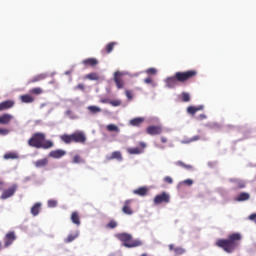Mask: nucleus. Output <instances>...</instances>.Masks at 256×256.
<instances>
[{"label": "nucleus", "instance_id": "1", "mask_svg": "<svg viewBox=\"0 0 256 256\" xmlns=\"http://www.w3.org/2000/svg\"><path fill=\"white\" fill-rule=\"evenodd\" d=\"M241 241H243V235L239 232H234L228 235L227 238L216 240L215 245L219 247V249H223L225 253H233L240 247Z\"/></svg>", "mask_w": 256, "mask_h": 256}, {"label": "nucleus", "instance_id": "2", "mask_svg": "<svg viewBox=\"0 0 256 256\" xmlns=\"http://www.w3.org/2000/svg\"><path fill=\"white\" fill-rule=\"evenodd\" d=\"M197 77V70H188L185 72H176L173 76L166 78L165 84L169 89H175L177 83H186Z\"/></svg>", "mask_w": 256, "mask_h": 256}, {"label": "nucleus", "instance_id": "3", "mask_svg": "<svg viewBox=\"0 0 256 256\" xmlns=\"http://www.w3.org/2000/svg\"><path fill=\"white\" fill-rule=\"evenodd\" d=\"M29 147H35V149H52L55 147V143L52 140H45V133L36 132L28 140Z\"/></svg>", "mask_w": 256, "mask_h": 256}, {"label": "nucleus", "instance_id": "4", "mask_svg": "<svg viewBox=\"0 0 256 256\" xmlns=\"http://www.w3.org/2000/svg\"><path fill=\"white\" fill-rule=\"evenodd\" d=\"M60 140L66 145H71V143H79L80 145H85L87 143V135L83 131H75L72 134H62L60 135Z\"/></svg>", "mask_w": 256, "mask_h": 256}, {"label": "nucleus", "instance_id": "5", "mask_svg": "<svg viewBox=\"0 0 256 256\" xmlns=\"http://www.w3.org/2000/svg\"><path fill=\"white\" fill-rule=\"evenodd\" d=\"M117 239L121 241L124 247L128 249H133L135 247H141L143 245V241L139 239H133V236L129 233H120L116 235Z\"/></svg>", "mask_w": 256, "mask_h": 256}, {"label": "nucleus", "instance_id": "6", "mask_svg": "<svg viewBox=\"0 0 256 256\" xmlns=\"http://www.w3.org/2000/svg\"><path fill=\"white\" fill-rule=\"evenodd\" d=\"M154 205H162V203H169L171 196L167 192H162L154 197Z\"/></svg>", "mask_w": 256, "mask_h": 256}, {"label": "nucleus", "instance_id": "7", "mask_svg": "<svg viewBox=\"0 0 256 256\" xmlns=\"http://www.w3.org/2000/svg\"><path fill=\"white\" fill-rule=\"evenodd\" d=\"M17 191V184H13L10 188L3 191L1 195V199H9V197H13Z\"/></svg>", "mask_w": 256, "mask_h": 256}, {"label": "nucleus", "instance_id": "8", "mask_svg": "<svg viewBox=\"0 0 256 256\" xmlns=\"http://www.w3.org/2000/svg\"><path fill=\"white\" fill-rule=\"evenodd\" d=\"M15 239H17L15 232L14 231L8 232L4 236V247H9L15 241Z\"/></svg>", "mask_w": 256, "mask_h": 256}, {"label": "nucleus", "instance_id": "9", "mask_svg": "<svg viewBox=\"0 0 256 256\" xmlns=\"http://www.w3.org/2000/svg\"><path fill=\"white\" fill-rule=\"evenodd\" d=\"M122 75L123 73L119 71L114 73V82L116 83L117 89H123V87H125V82L123 78H121Z\"/></svg>", "mask_w": 256, "mask_h": 256}, {"label": "nucleus", "instance_id": "10", "mask_svg": "<svg viewBox=\"0 0 256 256\" xmlns=\"http://www.w3.org/2000/svg\"><path fill=\"white\" fill-rule=\"evenodd\" d=\"M146 133L148 135H161L163 133V128L161 126H148L146 128Z\"/></svg>", "mask_w": 256, "mask_h": 256}, {"label": "nucleus", "instance_id": "11", "mask_svg": "<svg viewBox=\"0 0 256 256\" xmlns=\"http://www.w3.org/2000/svg\"><path fill=\"white\" fill-rule=\"evenodd\" d=\"M67 155V151L62 149L53 150L49 153V157L52 159H61V157H65Z\"/></svg>", "mask_w": 256, "mask_h": 256}, {"label": "nucleus", "instance_id": "12", "mask_svg": "<svg viewBox=\"0 0 256 256\" xmlns=\"http://www.w3.org/2000/svg\"><path fill=\"white\" fill-rule=\"evenodd\" d=\"M15 107V100H5L0 103V111H7V109H13Z\"/></svg>", "mask_w": 256, "mask_h": 256}, {"label": "nucleus", "instance_id": "13", "mask_svg": "<svg viewBox=\"0 0 256 256\" xmlns=\"http://www.w3.org/2000/svg\"><path fill=\"white\" fill-rule=\"evenodd\" d=\"M82 63L85 65V67H96V65H99L97 58H87L84 59Z\"/></svg>", "mask_w": 256, "mask_h": 256}, {"label": "nucleus", "instance_id": "14", "mask_svg": "<svg viewBox=\"0 0 256 256\" xmlns=\"http://www.w3.org/2000/svg\"><path fill=\"white\" fill-rule=\"evenodd\" d=\"M48 75L47 73H41V74H38L34 77H32L28 83L31 84V83H39V81H44V79H47Z\"/></svg>", "mask_w": 256, "mask_h": 256}, {"label": "nucleus", "instance_id": "15", "mask_svg": "<svg viewBox=\"0 0 256 256\" xmlns=\"http://www.w3.org/2000/svg\"><path fill=\"white\" fill-rule=\"evenodd\" d=\"M113 159H116L117 161H123V155L120 151H114L110 156H106L107 161H113Z\"/></svg>", "mask_w": 256, "mask_h": 256}, {"label": "nucleus", "instance_id": "16", "mask_svg": "<svg viewBox=\"0 0 256 256\" xmlns=\"http://www.w3.org/2000/svg\"><path fill=\"white\" fill-rule=\"evenodd\" d=\"M13 120V115L11 114H3L0 116V125H9Z\"/></svg>", "mask_w": 256, "mask_h": 256}, {"label": "nucleus", "instance_id": "17", "mask_svg": "<svg viewBox=\"0 0 256 256\" xmlns=\"http://www.w3.org/2000/svg\"><path fill=\"white\" fill-rule=\"evenodd\" d=\"M131 203L132 200H126L124 202V206L122 208L123 213H125V215H133V210L131 209Z\"/></svg>", "mask_w": 256, "mask_h": 256}, {"label": "nucleus", "instance_id": "18", "mask_svg": "<svg viewBox=\"0 0 256 256\" xmlns=\"http://www.w3.org/2000/svg\"><path fill=\"white\" fill-rule=\"evenodd\" d=\"M203 109H205V107L203 105H199V106H189L187 108V113L189 115H195V113L199 112V111H203Z\"/></svg>", "mask_w": 256, "mask_h": 256}, {"label": "nucleus", "instance_id": "19", "mask_svg": "<svg viewBox=\"0 0 256 256\" xmlns=\"http://www.w3.org/2000/svg\"><path fill=\"white\" fill-rule=\"evenodd\" d=\"M142 123H145V118L143 117L133 118L129 121V125L132 127H139Z\"/></svg>", "mask_w": 256, "mask_h": 256}, {"label": "nucleus", "instance_id": "20", "mask_svg": "<svg viewBox=\"0 0 256 256\" xmlns=\"http://www.w3.org/2000/svg\"><path fill=\"white\" fill-rule=\"evenodd\" d=\"M134 195H139V197H145L147 193H149V188L140 187L138 189L133 190Z\"/></svg>", "mask_w": 256, "mask_h": 256}, {"label": "nucleus", "instance_id": "21", "mask_svg": "<svg viewBox=\"0 0 256 256\" xmlns=\"http://www.w3.org/2000/svg\"><path fill=\"white\" fill-rule=\"evenodd\" d=\"M47 165H49V159L47 158H43L34 162V166L37 167V169H41V167H47Z\"/></svg>", "mask_w": 256, "mask_h": 256}, {"label": "nucleus", "instance_id": "22", "mask_svg": "<svg viewBox=\"0 0 256 256\" xmlns=\"http://www.w3.org/2000/svg\"><path fill=\"white\" fill-rule=\"evenodd\" d=\"M169 249H170V251H174L176 256L184 255V253L186 252V250L184 248H182V247L175 248V245H173V244L169 245Z\"/></svg>", "mask_w": 256, "mask_h": 256}, {"label": "nucleus", "instance_id": "23", "mask_svg": "<svg viewBox=\"0 0 256 256\" xmlns=\"http://www.w3.org/2000/svg\"><path fill=\"white\" fill-rule=\"evenodd\" d=\"M115 45H117L116 42L108 43L106 47L102 50V53H104V55H109V53H112L113 49H115Z\"/></svg>", "mask_w": 256, "mask_h": 256}, {"label": "nucleus", "instance_id": "24", "mask_svg": "<svg viewBox=\"0 0 256 256\" xmlns=\"http://www.w3.org/2000/svg\"><path fill=\"white\" fill-rule=\"evenodd\" d=\"M71 221L74 223V225H77V227L81 225V217L79 216V212H72Z\"/></svg>", "mask_w": 256, "mask_h": 256}, {"label": "nucleus", "instance_id": "25", "mask_svg": "<svg viewBox=\"0 0 256 256\" xmlns=\"http://www.w3.org/2000/svg\"><path fill=\"white\" fill-rule=\"evenodd\" d=\"M40 212H41V203L37 202L32 206L31 213L33 217H37V215H39Z\"/></svg>", "mask_w": 256, "mask_h": 256}, {"label": "nucleus", "instance_id": "26", "mask_svg": "<svg viewBox=\"0 0 256 256\" xmlns=\"http://www.w3.org/2000/svg\"><path fill=\"white\" fill-rule=\"evenodd\" d=\"M20 101L22 103H33V101H35V98L29 94H24L20 96Z\"/></svg>", "mask_w": 256, "mask_h": 256}, {"label": "nucleus", "instance_id": "27", "mask_svg": "<svg viewBox=\"0 0 256 256\" xmlns=\"http://www.w3.org/2000/svg\"><path fill=\"white\" fill-rule=\"evenodd\" d=\"M87 109L91 115H97V113H101L102 111L101 107L95 105L88 106Z\"/></svg>", "mask_w": 256, "mask_h": 256}, {"label": "nucleus", "instance_id": "28", "mask_svg": "<svg viewBox=\"0 0 256 256\" xmlns=\"http://www.w3.org/2000/svg\"><path fill=\"white\" fill-rule=\"evenodd\" d=\"M251 195H249V193L247 192H241L238 197L236 198V201H249Z\"/></svg>", "mask_w": 256, "mask_h": 256}, {"label": "nucleus", "instance_id": "29", "mask_svg": "<svg viewBox=\"0 0 256 256\" xmlns=\"http://www.w3.org/2000/svg\"><path fill=\"white\" fill-rule=\"evenodd\" d=\"M127 153H129V155H141V153H143V150L139 147L128 148Z\"/></svg>", "mask_w": 256, "mask_h": 256}, {"label": "nucleus", "instance_id": "30", "mask_svg": "<svg viewBox=\"0 0 256 256\" xmlns=\"http://www.w3.org/2000/svg\"><path fill=\"white\" fill-rule=\"evenodd\" d=\"M3 159H19V154H17V152H7L6 154H4Z\"/></svg>", "mask_w": 256, "mask_h": 256}, {"label": "nucleus", "instance_id": "31", "mask_svg": "<svg viewBox=\"0 0 256 256\" xmlns=\"http://www.w3.org/2000/svg\"><path fill=\"white\" fill-rule=\"evenodd\" d=\"M79 237V231H76L73 234H69L67 238H65V243H72V241H75Z\"/></svg>", "mask_w": 256, "mask_h": 256}, {"label": "nucleus", "instance_id": "32", "mask_svg": "<svg viewBox=\"0 0 256 256\" xmlns=\"http://www.w3.org/2000/svg\"><path fill=\"white\" fill-rule=\"evenodd\" d=\"M106 129H107V131H110V133H113V132L119 133V131H120L119 127H117V125H115V124L107 125Z\"/></svg>", "mask_w": 256, "mask_h": 256}, {"label": "nucleus", "instance_id": "33", "mask_svg": "<svg viewBox=\"0 0 256 256\" xmlns=\"http://www.w3.org/2000/svg\"><path fill=\"white\" fill-rule=\"evenodd\" d=\"M181 101H183V103H189V101H191V95L187 92H183L181 94Z\"/></svg>", "mask_w": 256, "mask_h": 256}, {"label": "nucleus", "instance_id": "34", "mask_svg": "<svg viewBox=\"0 0 256 256\" xmlns=\"http://www.w3.org/2000/svg\"><path fill=\"white\" fill-rule=\"evenodd\" d=\"M29 93H31L32 95H41L43 94V89L41 87H35L32 88Z\"/></svg>", "mask_w": 256, "mask_h": 256}, {"label": "nucleus", "instance_id": "35", "mask_svg": "<svg viewBox=\"0 0 256 256\" xmlns=\"http://www.w3.org/2000/svg\"><path fill=\"white\" fill-rule=\"evenodd\" d=\"M72 163H74V164L85 163V160L82 159L79 154H76V155L73 157V159H72Z\"/></svg>", "mask_w": 256, "mask_h": 256}, {"label": "nucleus", "instance_id": "36", "mask_svg": "<svg viewBox=\"0 0 256 256\" xmlns=\"http://www.w3.org/2000/svg\"><path fill=\"white\" fill-rule=\"evenodd\" d=\"M87 79H90V81H97L99 79V75L97 73H90L87 75Z\"/></svg>", "mask_w": 256, "mask_h": 256}, {"label": "nucleus", "instance_id": "37", "mask_svg": "<svg viewBox=\"0 0 256 256\" xmlns=\"http://www.w3.org/2000/svg\"><path fill=\"white\" fill-rule=\"evenodd\" d=\"M176 165L180 167H184V169H193V166L185 164L183 161H177Z\"/></svg>", "mask_w": 256, "mask_h": 256}, {"label": "nucleus", "instance_id": "38", "mask_svg": "<svg viewBox=\"0 0 256 256\" xmlns=\"http://www.w3.org/2000/svg\"><path fill=\"white\" fill-rule=\"evenodd\" d=\"M117 221H115V220H111L107 225H106V227L108 228V229H115L116 227H117Z\"/></svg>", "mask_w": 256, "mask_h": 256}, {"label": "nucleus", "instance_id": "39", "mask_svg": "<svg viewBox=\"0 0 256 256\" xmlns=\"http://www.w3.org/2000/svg\"><path fill=\"white\" fill-rule=\"evenodd\" d=\"M199 139H201V137L199 136V135H196V136H193L192 138H190V139H188V140H186V141H184V143H193V142H195V141H199Z\"/></svg>", "mask_w": 256, "mask_h": 256}, {"label": "nucleus", "instance_id": "40", "mask_svg": "<svg viewBox=\"0 0 256 256\" xmlns=\"http://www.w3.org/2000/svg\"><path fill=\"white\" fill-rule=\"evenodd\" d=\"M121 100H110L109 104L112 105V107H119L121 105Z\"/></svg>", "mask_w": 256, "mask_h": 256}, {"label": "nucleus", "instance_id": "41", "mask_svg": "<svg viewBox=\"0 0 256 256\" xmlns=\"http://www.w3.org/2000/svg\"><path fill=\"white\" fill-rule=\"evenodd\" d=\"M125 95H126L127 99H129V101H131L133 99V91H131V90H126Z\"/></svg>", "mask_w": 256, "mask_h": 256}, {"label": "nucleus", "instance_id": "42", "mask_svg": "<svg viewBox=\"0 0 256 256\" xmlns=\"http://www.w3.org/2000/svg\"><path fill=\"white\" fill-rule=\"evenodd\" d=\"M48 207H50V208L57 207V201L56 200H48Z\"/></svg>", "mask_w": 256, "mask_h": 256}, {"label": "nucleus", "instance_id": "43", "mask_svg": "<svg viewBox=\"0 0 256 256\" xmlns=\"http://www.w3.org/2000/svg\"><path fill=\"white\" fill-rule=\"evenodd\" d=\"M236 185H237L238 189H245V187H246V184L243 181H237Z\"/></svg>", "mask_w": 256, "mask_h": 256}, {"label": "nucleus", "instance_id": "44", "mask_svg": "<svg viewBox=\"0 0 256 256\" xmlns=\"http://www.w3.org/2000/svg\"><path fill=\"white\" fill-rule=\"evenodd\" d=\"M146 73H148V75H155L157 73V69L149 68L146 70Z\"/></svg>", "mask_w": 256, "mask_h": 256}, {"label": "nucleus", "instance_id": "45", "mask_svg": "<svg viewBox=\"0 0 256 256\" xmlns=\"http://www.w3.org/2000/svg\"><path fill=\"white\" fill-rule=\"evenodd\" d=\"M164 181H165V183H168V185L173 184V178H171L170 176H166L164 178Z\"/></svg>", "mask_w": 256, "mask_h": 256}, {"label": "nucleus", "instance_id": "46", "mask_svg": "<svg viewBox=\"0 0 256 256\" xmlns=\"http://www.w3.org/2000/svg\"><path fill=\"white\" fill-rule=\"evenodd\" d=\"M75 89H78L79 91H85V85L83 84H78Z\"/></svg>", "mask_w": 256, "mask_h": 256}, {"label": "nucleus", "instance_id": "47", "mask_svg": "<svg viewBox=\"0 0 256 256\" xmlns=\"http://www.w3.org/2000/svg\"><path fill=\"white\" fill-rule=\"evenodd\" d=\"M0 135H9V130L0 128Z\"/></svg>", "mask_w": 256, "mask_h": 256}, {"label": "nucleus", "instance_id": "48", "mask_svg": "<svg viewBox=\"0 0 256 256\" xmlns=\"http://www.w3.org/2000/svg\"><path fill=\"white\" fill-rule=\"evenodd\" d=\"M184 185H188V186L193 185V180H191V179L184 180Z\"/></svg>", "mask_w": 256, "mask_h": 256}, {"label": "nucleus", "instance_id": "49", "mask_svg": "<svg viewBox=\"0 0 256 256\" xmlns=\"http://www.w3.org/2000/svg\"><path fill=\"white\" fill-rule=\"evenodd\" d=\"M197 119H198L199 121H203V119H207V116H206L205 114H200V115L197 117Z\"/></svg>", "mask_w": 256, "mask_h": 256}, {"label": "nucleus", "instance_id": "50", "mask_svg": "<svg viewBox=\"0 0 256 256\" xmlns=\"http://www.w3.org/2000/svg\"><path fill=\"white\" fill-rule=\"evenodd\" d=\"M144 83L149 85L150 83H153V80L151 79V77H147L146 79H144Z\"/></svg>", "mask_w": 256, "mask_h": 256}, {"label": "nucleus", "instance_id": "51", "mask_svg": "<svg viewBox=\"0 0 256 256\" xmlns=\"http://www.w3.org/2000/svg\"><path fill=\"white\" fill-rule=\"evenodd\" d=\"M109 101H111V100H109V99H101L100 103H109Z\"/></svg>", "mask_w": 256, "mask_h": 256}, {"label": "nucleus", "instance_id": "52", "mask_svg": "<svg viewBox=\"0 0 256 256\" xmlns=\"http://www.w3.org/2000/svg\"><path fill=\"white\" fill-rule=\"evenodd\" d=\"M140 147H142V149H145V147H147V144H145V142H140Z\"/></svg>", "mask_w": 256, "mask_h": 256}, {"label": "nucleus", "instance_id": "53", "mask_svg": "<svg viewBox=\"0 0 256 256\" xmlns=\"http://www.w3.org/2000/svg\"><path fill=\"white\" fill-rule=\"evenodd\" d=\"M161 141H162V143H167V137L162 136Z\"/></svg>", "mask_w": 256, "mask_h": 256}, {"label": "nucleus", "instance_id": "54", "mask_svg": "<svg viewBox=\"0 0 256 256\" xmlns=\"http://www.w3.org/2000/svg\"><path fill=\"white\" fill-rule=\"evenodd\" d=\"M255 218H256V214H251V215L249 216V219H251L252 221L255 220Z\"/></svg>", "mask_w": 256, "mask_h": 256}, {"label": "nucleus", "instance_id": "55", "mask_svg": "<svg viewBox=\"0 0 256 256\" xmlns=\"http://www.w3.org/2000/svg\"><path fill=\"white\" fill-rule=\"evenodd\" d=\"M0 187H3V181L0 180Z\"/></svg>", "mask_w": 256, "mask_h": 256}]
</instances>
